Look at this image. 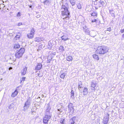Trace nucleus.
Wrapping results in <instances>:
<instances>
[{
	"mask_svg": "<svg viewBox=\"0 0 124 124\" xmlns=\"http://www.w3.org/2000/svg\"><path fill=\"white\" fill-rule=\"evenodd\" d=\"M108 50V48L107 46H98L96 52L98 54H104L106 53Z\"/></svg>",
	"mask_w": 124,
	"mask_h": 124,
	"instance_id": "obj_1",
	"label": "nucleus"
},
{
	"mask_svg": "<svg viewBox=\"0 0 124 124\" xmlns=\"http://www.w3.org/2000/svg\"><path fill=\"white\" fill-rule=\"evenodd\" d=\"M61 11L62 12V15L63 17L65 16L64 18H69L70 16V13L68 9L65 6L62 5V6Z\"/></svg>",
	"mask_w": 124,
	"mask_h": 124,
	"instance_id": "obj_2",
	"label": "nucleus"
},
{
	"mask_svg": "<svg viewBox=\"0 0 124 124\" xmlns=\"http://www.w3.org/2000/svg\"><path fill=\"white\" fill-rule=\"evenodd\" d=\"M25 50L23 48H21L19 51H17L15 54L16 57L17 58H19L22 57Z\"/></svg>",
	"mask_w": 124,
	"mask_h": 124,
	"instance_id": "obj_3",
	"label": "nucleus"
},
{
	"mask_svg": "<svg viewBox=\"0 0 124 124\" xmlns=\"http://www.w3.org/2000/svg\"><path fill=\"white\" fill-rule=\"evenodd\" d=\"M31 101V98L29 97L27 99L25 103L24 106L23 107V110L25 111L27 110L29 108L30 104Z\"/></svg>",
	"mask_w": 124,
	"mask_h": 124,
	"instance_id": "obj_4",
	"label": "nucleus"
},
{
	"mask_svg": "<svg viewBox=\"0 0 124 124\" xmlns=\"http://www.w3.org/2000/svg\"><path fill=\"white\" fill-rule=\"evenodd\" d=\"M45 108L46 109L45 114L51 115L50 112L51 108L50 106V102L47 104H45Z\"/></svg>",
	"mask_w": 124,
	"mask_h": 124,
	"instance_id": "obj_5",
	"label": "nucleus"
},
{
	"mask_svg": "<svg viewBox=\"0 0 124 124\" xmlns=\"http://www.w3.org/2000/svg\"><path fill=\"white\" fill-rule=\"evenodd\" d=\"M35 32V31L34 28H32L30 31V33L27 34V36L28 38L29 39H31L33 38Z\"/></svg>",
	"mask_w": 124,
	"mask_h": 124,
	"instance_id": "obj_6",
	"label": "nucleus"
},
{
	"mask_svg": "<svg viewBox=\"0 0 124 124\" xmlns=\"http://www.w3.org/2000/svg\"><path fill=\"white\" fill-rule=\"evenodd\" d=\"M51 115L45 114L44 117L43 119V122L47 124L48 122L51 117Z\"/></svg>",
	"mask_w": 124,
	"mask_h": 124,
	"instance_id": "obj_7",
	"label": "nucleus"
},
{
	"mask_svg": "<svg viewBox=\"0 0 124 124\" xmlns=\"http://www.w3.org/2000/svg\"><path fill=\"white\" fill-rule=\"evenodd\" d=\"M105 1L104 0H101L98 2L97 6L99 7H100L102 6H105L106 5V4H105Z\"/></svg>",
	"mask_w": 124,
	"mask_h": 124,
	"instance_id": "obj_8",
	"label": "nucleus"
},
{
	"mask_svg": "<svg viewBox=\"0 0 124 124\" xmlns=\"http://www.w3.org/2000/svg\"><path fill=\"white\" fill-rule=\"evenodd\" d=\"M19 87V86L17 87L16 89L15 90L14 92L12 93L11 95L12 97L14 98L17 95L18 93V92L17 91L18 90V88Z\"/></svg>",
	"mask_w": 124,
	"mask_h": 124,
	"instance_id": "obj_9",
	"label": "nucleus"
},
{
	"mask_svg": "<svg viewBox=\"0 0 124 124\" xmlns=\"http://www.w3.org/2000/svg\"><path fill=\"white\" fill-rule=\"evenodd\" d=\"M109 116L108 114L107 115L106 118H104L103 120V124H107L108 121Z\"/></svg>",
	"mask_w": 124,
	"mask_h": 124,
	"instance_id": "obj_10",
	"label": "nucleus"
},
{
	"mask_svg": "<svg viewBox=\"0 0 124 124\" xmlns=\"http://www.w3.org/2000/svg\"><path fill=\"white\" fill-rule=\"evenodd\" d=\"M42 65L41 63H38L35 67V70H38L41 69L42 67Z\"/></svg>",
	"mask_w": 124,
	"mask_h": 124,
	"instance_id": "obj_11",
	"label": "nucleus"
},
{
	"mask_svg": "<svg viewBox=\"0 0 124 124\" xmlns=\"http://www.w3.org/2000/svg\"><path fill=\"white\" fill-rule=\"evenodd\" d=\"M27 67H25L21 71V75H24L26 73V71L27 70Z\"/></svg>",
	"mask_w": 124,
	"mask_h": 124,
	"instance_id": "obj_12",
	"label": "nucleus"
},
{
	"mask_svg": "<svg viewBox=\"0 0 124 124\" xmlns=\"http://www.w3.org/2000/svg\"><path fill=\"white\" fill-rule=\"evenodd\" d=\"M88 89L86 87H84L82 93L83 95H86L88 93Z\"/></svg>",
	"mask_w": 124,
	"mask_h": 124,
	"instance_id": "obj_13",
	"label": "nucleus"
},
{
	"mask_svg": "<svg viewBox=\"0 0 124 124\" xmlns=\"http://www.w3.org/2000/svg\"><path fill=\"white\" fill-rule=\"evenodd\" d=\"M96 85V82L95 81H93L91 82V86L93 88V90H94L95 87Z\"/></svg>",
	"mask_w": 124,
	"mask_h": 124,
	"instance_id": "obj_14",
	"label": "nucleus"
},
{
	"mask_svg": "<svg viewBox=\"0 0 124 124\" xmlns=\"http://www.w3.org/2000/svg\"><path fill=\"white\" fill-rule=\"evenodd\" d=\"M68 108L69 111L70 112L73 109V105L71 103H70L68 105Z\"/></svg>",
	"mask_w": 124,
	"mask_h": 124,
	"instance_id": "obj_15",
	"label": "nucleus"
},
{
	"mask_svg": "<svg viewBox=\"0 0 124 124\" xmlns=\"http://www.w3.org/2000/svg\"><path fill=\"white\" fill-rule=\"evenodd\" d=\"M61 38L62 40L64 41H66L67 40H68L69 39L67 36L65 35H63L62 36Z\"/></svg>",
	"mask_w": 124,
	"mask_h": 124,
	"instance_id": "obj_16",
	"label": "nucleus"
},
{
	"mask_svg": "<svg viewBox=\"0 0 124 124\" xmlns=\"http://www.w3.org/2000/svg\"><path fill=\"white\" fill-rule=\"evenodd\" d=\"M36 108H33L31 110V114L35 115Z\"/></svg>",
	"mask_w": 124,
	"mask_h": 124,
	"instance_id": "obj_17",
	"label": "nucleus"
},
{
	"mask_svg": "<svg viewBox=\"0 0 124 124\" xmlns=\"http://www.w3.org/2000/svg\"><path fill=\"white\" fill-rule=\"evenodd\" d=\"M89 35L91 36L94 37L96 36V34L95 31H90Z\"/></svg>",
	"mask_w": 124,
	"mask_h": 124,
	"instance_id": "obj_18",
	"label": "nucleus"
},
{
	"mask_svg": "<svg viewBox=\"0 0 124 124\" xmlns=\"http://www.w3.org/2000/svg\"><path fill=\"white\" fill-rule=\"evenodd\" d=\"M93 56L94 59L97 61H98L99 59V58L98 55L95 54L93 55Z\"/></svg>",
	"mask_w": 124,
	"mask_h": 124,
	"instance_id": "obj_19",
	"label": "nucleus"
},
{
	"mask_svg": "<svg viewBox=\"0 0 124 124\" xmlns=\"http://www.w3.org/2000/svg\"><path fill=\"white\" fill-rule=\"evenodd\" d=\"M109 12L110 13V14L111 15V16H112L114 17H115V15L114 13H115V11L113 10H109Z\"/></svg>",
	"mask_w": 124,
	"mask_h": 124,
	"instance_id": "obj_20",
	"label": "nucleus"
},
{
	"mask_svg": "<svg viewBox=\"0 0 124 124\" xmlns=\"http://www.w3.org/2000/svg\"><path fill=\"white\" fill-rule=\"evenodd\" d=\"M66 60L68 61H72L73 60V58L71 56L69 55L67 57Z\"/></svg>",
	"mask_w": 124,
	"mask_h": 124,
	"instance_id": "obj_21",
	"label": "nucleus"
},
{
	"mask_svg": "<svg viewBox=\"0 0 124 124\" xmlns=\"http://www.w3.org/2000/svg\"><path fill=\"white\" fill-rule=\"evenodd\" d=\"M75 117H73V118H72L71 119H70V123L71 124H74L75 122L74 121V119H75Z\"/></svg>",
	"mask_w": 124,
	"mask_h": 124,
	"instance_id": "obj_22",
	"label": "nucleus"
},
{
	"mask_svg": "<svg viewBox=\"0 0 124 124\" xmlns=\"http://www.w3.org/2000/svg\"><path fill=\"white\" fill-rule=\"evenodd\" d=\"M78 88L79 89V88H81L82 87V85L81 82H80L78 83Z\"/></svg>",
	"mask_w": 124,
	"mask_h": 124,
	"instance_id": "obj_23",
	"label": "nucleus"
},
{
	"mask_svg": "<svg viewBox=\"0 0 124 124\" xmlns=\"http://www.w3.org/2000/svg\"><path fill=\"white\" fill-rule=\"evenodd\" d=\"M71 94L70 97L72 99H74V91L73 90H71Z\"/></svg>",
	"mask_w": 124,
	"mask_h": 124,
	"instance_id": "obj_24",
	"label": "nucleus"
},
{
	"mask_svg": "<svg viewBox=\"0 0 124 124\" xmlns=\"http://www.w3.org/2000/svg\"><path fill=\"white\" fill-rule=\"evenodd\" d=\"M66 73H62L60 76L61 78L62 79H64L66 76Z\"/></svg>",
	"mask_w": 124,
	"mask_h": 124,
	"instance_id": "obj_25",
	"label": "nucleus"
},
{
	"mask_svg": "<svg viewBox=\"0 0 124 124\" xmlns=\"http://www.w3.org/2000/svg\"><path fill=\"white\" fill-rule=\"evenodd\" d=\"M72 6H73L75 4V1L74 0H69Z\"/></svg>",
	"mask_w": 124,
	"mask_h": 124,
	"instance_id": "obj_26",
	"label": "nucleus"
},
{
	"mask_svg": "<svg viewBox=\"0 0 124 124\" xmlns=\"http://www.w3.org/2000/svg\"><path fill=\"white\" fill-rule=\"evenodd\" d=\"M43 3L44 5H47L49 4V1L48 0H46L44 1Z\"/></svg>",
	"mask_w": 124,
	"mask_h": 124,
	"instance_id": "obj_27",
	"label": "nucleus"
},
{
	"mask_svg": "<svg viewBox=\"0 0 124 124\" xmlns=\"http://www.w3.org/2000/svg\"><path fill=\"white\" fill-rule=\"evenodd\" d=\"M65 119L64 118H61L60 120V122L61 124H64Z\"/></svg>",
	"mask_w": 124,
	"mask_h": 124,
	"instance_id": "obj_28",
	"label": "nucleus"
},
{
	"mask_svg": "<svg viewBox=\"0 0 124 124\" xmlns=\"http://www.w3.org/2000/svg\"><path fill=\"white\" fill-rule=\"evenodd\" d=\"M91 16H96L97 15V13L96 12L94 11L91 14Z\"/></svg>",
	"mask_w": 124,
	"mask_h": 124,
	"instance_id": "obj_29",
	"label": "nucleus"
},
{
	"mask_svg": "<svg viewBox=\"0 0 124 124\" xmlns=\"http://www.w3.org/2000/svg\"><path fill=\"white\" fill-rule=\"evenodd\" d=\"M35 41L36 42H39L41 40V39L39 37L36 38L35 39Z\"/></svg>",
	"mask_w": 124,
	"mask_h": 124,
	"instance_id": "obj_30",
	"label": "nucleus"
},
{
	"mask_svg": "<svg viewBox=\"0 0 124 124\" xmlns=\"http://www.w3.org/2000/svg\"><path fill=\"white\" fill-rule=\"evenodd\" d=\"M77 6L78 9H81L82 8V6L80 3H78L77 4Z\"/></svg>",
	"mask_w": 124,
	"mask_h": 124,
	"instance_id": "obj_31",
	"label": "nucleus"
},
{
	"mask_svg": "<svg viewBox=\"0 0 124 124\" xmlns=\"http://www.w3.org/2000/svg\"><path fill=\"white\" fill-rule=\"evenodd\" d=\"M14 104L12 103L10 104L8 106V108L9 109L13 108L14 107Z\"/></svg>",
	"mask_w": 124,
	"mask_h": 124,
	"instance_id": "obj_32",
	"label": "nucleus"
},
{
	"mask_svg": "<svg viewBox=\"0 0 124 124\" xmlns=\"http://www.w3.org/2000/svg\"><path fill=\"white\" fill-rule=\"evenodd\" d=\"M85 31L86 34L89 35L90 32V31L89 29H86Z\"/></svg>",
	"mask_w": 124,
	"mask_h": 124,
	"instance_id": "obj_33",
	"label": "nucleus"
},
{
	"mask_svg": "<svg viewBox=\"0 0 124 124\" xmlns=\"http://www.w3.org/2000/svg\"><path fill=\"white\" fill-rule=\"evenodd\" d=\"M20 47V45L18 44H15L14 46V48L17 49L19 48Z\"/></svg>",
	"mask_w": 124,
	"mask_h": 124,
	"instance_id": "obj_34",
	"label": "nucleus"
},
{
	"mask_svg": "<svg viewBox=\"0 0 124 124\" xmlns=\"http://www.w3.org/2000/svg\"><path fill=\"white\" fill-rule=\"evenodd\" d=\"M59 49L61 50V51L62 52L64 50V47L63 46H61L59 48Z\"/></svg>",
	"mask_w": 124,
	"mask_h": 124,
	"instance_id": "obj_35",
	"label": "nucleus"
},
{
	"mask_svg": "<svg viewBox=\"0 0 124 124\" xmlns=\"http://www.w3.org/2000/svg\"><path fill=\"white\" fill-rule=\"evenodd\" d=\"M25 77H22V79L21 80V83H22V81H24L25 80Z\"/></svg>",
	"mask_w": 124,
	"mask_h": 124,
	"instance_id": "obj_36",
	"label": "nucleus"
},
{
	"mask_svg": "<svg viewBox=\"0 0 124 124\" xmlns=\"http://www.w3.org/2000/svg\"><path fill=\"white\" fill-rule=\"evenodd\" d=\"M57 110H59L61 114H62V110L61 108H58Z\"/></svg>",
	"mask_w": 124,
	"mask_h": 124,
	"instance_id": "obj_37",
	"label": "nucleus"
},
{
	"mask_svg": "<svg viewBox=\"0 0 124 124\" xmlns=\"http://www.w3.org/2000/svg\"><path fill=\"white\" fill-rule=\"evenodd\" d=\"M111 29L110 27L108 28L107 29V31H111Z\"/></svg>",
	"mask_w": 124,
	"mask_h": 124,
	"instance_id": "obj_38",
	"label": "nucleus"
},
{
	"mask_svg": "<svg viewBox=\"0 0 124 124\" xmlns=\"http://www.w3.org/2000/svg\"><path fill=\"white\" fill-rule=\"evenodd\" d=\"M21 16L20 13V12H18L17 15V17H19Z\"/></svg>",
	"mask_w": 124,
	"mask_h": 124,
	"instance_id": "obj_39",
	"label": "nucleus"
},
{
	"mask_svg": "<svg viewBox=\"0 0 124 124\" xmlns=\"http://www.w3.org/2000/svg\"><path fill=\"white\" fill-rule=\"evenodd\" d=\"M97 21V20L96 19H94L92 20V22L93 23L95 22H96Z\"/></svg>",
	"mask_w": 124,
	"mask_h": 124,
	"instance_id": "obj_40",
	"label": "nucleus"
},
{
	"mask_svg": "<svg viewBox=\"0 0 124 124\" xmlns=\"http://www.w3.org/2000/svg\"><path fill=\"white\" fill-rule=\"evenodd\" d=\"M120 32L121 33H123L124 32V29H121L120 30Z\"/></svg>",
	"mask_w": 124,
	"mask_h": 124,
	"instance_id": "obj_41",
	"label": "nucleus"
},
{
	"mask_svg": "<svg viewBox=\"0 0 124 124\" xmlns=\"http://www.w3.org/2000/svg\"><path fill=\"white\" fill-rule=\"evenodd\" d=\"M57 113L59 115V114H61L60 113V112L59 111V110H57Z\"/></svg>",
	"mask_w": 124,
	"mask_h": 124,
	"instance_id": "obj_42",
	"label": "nucleus"
},
{
	"mask_svg": "<svg viewBox=\"0 0 124 124\" xmlns=\"http://www.w3.org/2000/svg\"><path fill=\"white\" fill-rule=\"evenodd\" d=\"M22 24V23H18V26H19Z\"/></svg>",
	"mask_w": 124,
	"mask_h": 124,
	"instance_id": "obj_43",
	"label": "nucleus"
},
{
	"mask_svg": "<svg viewBox=\"0 0 124 124\" xmlns=\"http://www.w3.org/2000/svg\"><path fill=\"white\" fill-rule=\"evenodd\" d=\"M16 38H19L20 37V36L19 35H17L15 37Z\"/></svg>",
	"mask_w": 124,
	"mask_h": 124,
	"instance_id": "obj_44",
	"label": "nucleus"
},
{
	"mask_svg": "<svg viewBox=\"0 0 124 124\" xmlns=\"http://www.w3.org/2000/svg\"><path fill=\"white\" fill-rule=\"evenodd\" d=\"M38 76H39V77H41L42 76L40 75V74H39V73H38Z\"/></svg>",
	"mask_w": 124,
	"mask_h": 124,
	"instance_id": "obj_45",
	"label": "nucleus"
},
{
	"mask_svg": "<svg viewBox=\"0 0 124 124\" xmlns=\"http://www.w3.org/2000/svg\"><path fill=\"white\" fill-rule=\"evenodd\" d=\"M41 96L43 98V97H45L46 96H44V95L42 94V95H41Z\"/></svg>",
	"mask_w": 124,
	"mask_h": 124,
	"instance_id": "obj_46",
	"label": "nucleus"
},
{
	"mask_svg": "<svg viewBox=\"0 0 124 124\" xmlns=\"http://www.w3.org/2000/svg\"><path fill=\"white\" fill-rule=\"evenodd\" d=\"M122 38L124 39V33L122 35Z\"/></svg>",
	"mask_w": 124,
	"mask_h": 124,
	"instance_id": "obj_47",
	"label": "nucleus"
},
{
	"mask_svg": "<svg viewBox=\"0 0 124 124\" xmlns=\"http://www.w3.org/2000/svg\"><path fill=\"white\" fill-rule=\"evenodd\" d=\"M12 69V67H10L9 68V70H11V69Z\"/></svg>",
	"mask_w": 124,
	"mask_h": 124,
	"instance_id": "obj_48",
	"label": "nucleus"
},
{
	"mask_svg": "<svg viewBox=\"0 0 124 124\" xmlns=\"http://www.w3.org/2000/svg\"><path fill=\"white\" fill-rule=\"evenodd\" d=\"M98 8H97V7H95V9H97Z\"/></svg>",
	"mask_w": 124,
	"mask_h": 124,
	"instance_id": "obj_49",
	"label": "nucleus"
},
{
	"mask_svg": "<svg viewBox=\"0 0 124 124\" xmlns=\"http://www.w3.org/2000/svg\"><path fill=\"white\" fill-rule=\"evenodd\" d=\"M40 97H38L37 98V99H40Z\"/></svg>",
	"mask_w": 124,
	"mask_h": 124,
	"instance_id": "obj_50",
	"label": "nucleus"
},
{
	"mask_svg": "<svg viewBox=\"0 0 124 124\" xmlns=\"http://www.w3.org/2000/svg\"><path fill=\"white\" fill-rule=\"evenodd\" d=\"M47 63H50V61L48 60V61H47Z\"/></svg>",
	"mask_w": 124,
	"mask_h": 124,
	"instance_id": "obj_51",
	"label": "nucleus"
},
{
	"mask_svg": "<svg viewBox=\"0 0 124 124\" xmlns=\"http://www.w3.org/2000/svg\"><path fill=\"white\" fill-rule=\"evenodd\" d=\"M39 16H40L39 15H38L37 16V17H39Z\"/></svg>",
	"mask_w": 124,
	"mask_h": 124,
	"instance_id": "obj_52",
	"label": "nucleus"
},
{
	"mask_svg": "<svg viewBox=\"0 0 124 124\" xmlns=\"http://www.w3.org/2000/svg\"><path fill=\"white\" fill-rule=\"evenodd\" d=\"M31 6H30V8H31Z\"/></svg>",
	"mask_w": 124,
	"mask_h": 124,
	"instance_id": "obj_53",
	"label": "nucleus"
},
{
	"mask_svg": "<svg viewBox=\"0 0 124 124\" xmlns=\"http://www.w3.org/2000/svg\"><path fill=\"white\" fill-rule=\"evenodd\" d=\"M83 28H84V27H83Z\"/></svg>",
	"mask_w": 124,
	"mask_h": 124,
	"instance_id": "obj_54",
	"label": "nucleus"
},
{
	"mask_svg": "<svg viewBox=\"0 0 124 124\" xmlns=\"http://www.w3.org/2000/svg\"><path fill=\"white\" fill-rule=\"evenodd\" d=\"M7 10H8V9H7Z\"/></svg>",
	"mask_w": 124,
	"mask_h": 124,
	"instance_id": "obj_55",
	"label": "nucleus"
},
{
	"mask_svg": "<svg viewBox=\"0 0 124 124\" xmlns=\"http://www.w3.org/2000/svg\"><path fill=\"white\" fill-rule=\"evenodd\" d=\"M69 124H70V123H69Z\"/></svg>",
	"mask_w": 124,
	"mask_h": 124,
	"instance_id": "obj_56",
	"label": "nucleus"
}]
</instances>
